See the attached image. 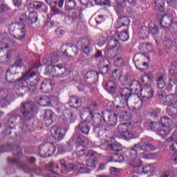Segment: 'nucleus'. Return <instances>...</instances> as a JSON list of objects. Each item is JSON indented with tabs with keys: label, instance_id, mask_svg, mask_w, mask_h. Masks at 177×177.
<instances>
[{
	"label": "nucleus",
	"instance_id": "1",
	"mask_svg": "<svg viewBox=\"0 0 177 177\" xmlns=\"http://www.w3.org/2000/svg\"><path fill=\"white\" fill-rule=\"evenodd\" d=\"M124 84L129 85L131 91H135L136 94L132 95V91L129 88H122L120 90V104L116 106L117 108L125 109V107H128L131 110H139L143 103L138 94L140 93L142 97L147 99H151L154 95L151 86H145L144 88H142L138 81L131 82L128 77H124Z\"/></svg>",
	"mask_w": 177,
	"mask_h": 177
},
{
	"label": "nucleus",
	"instance_id": "2",
	"mask_svg": "<svg viewBox=\"0 0 177 177\" xmlns=\"http://www.w3.org/2000/svg\"><path fill=\"white\" fill-rule=\"evenodd\" d=\"M154 147L151 144H148L142 140L138 144H136L129 151L130 157L128 162L133 167V168H140L142 167V160L140 158L147 160L151 158V154L147 153L149 151H153Z\"/></svg>",
	"mask_w": 177,
	"mask_h": 177
},
{
	"label": "nucleus",
	"instance_id": "3",
	"mask_svg": "<svg viewBox=\"0 0 177 177\" xmlns=\"http://www.w3.org/2000/svg\"><path fill=\"white\" fill-rule=\"evenodd\" d=\"M149 127L152 131L157 132V134L160 136H167V135H169L171 129L175 127V123H174L172 119L165 117L160 119L159 123L151 122Z\"/></svg>",
	"mask_w": 177,
	"mask_h": 177
},
{
	"label": "nucleus",
	"instance_id": "4",
	"mask_svg": "<svg viewBox=\"0 0 177 177\" xmlns=\"http://www.w3.org/2000/svg\"><path fill=\"white\" fill-rule=\"evenodd\" d=\"M113 39L111 40V43H109L106 48L109 50H113L115 49L116 52H121L122 50V48H121V45L118 44V39L122 40L123 42H125V41H128L129 38V35L128 34V32L123 31L120 32V34L115 33L112 37Z\"/></svg>",
	"mask_w": 177,
	"mask_h": 177
},
{
	"label": "nucleus",
	"instance_id": "5",
	"mask_svg": "<svg viewBox=\"0 0 177 177\" xmlns=\"http://www.w3.org/2000/svg\"><path fill=\"white\" fill-rule=\"evenodd\" d=\"M66 73H67V69L62 64L48 65L45 71V73L47 75L53 77L54 78H64L66 75Z\"/></svg>",
	"mask_w": 177,
	"mask_h": 177
},
{
	"label": "nucleus",
	"instance_id": "6",
	"mask_svg": "<svg viewBox=\"0 0 177 177\" xmlns=\"http://www.w3.org/2000/svg\"><path fill=\"white\" fill-rule=\"evenodd\" d=\"M30 78H35V84H38V81H39L38 75L32 71V68H29L26 74L22 76V78L16 82L15 86V89H23V81H27V80H30Z\"/></svg>",
	"mask_w": 177,
	"mask_h": 177
},
{
	"label": "nucleus",
	"instance_id": "7",
	"mask_svg": "<svg viewBox=\"0 0 177 177\" xmlns=\"http://www.w3.org/2000/svg\"><path fill=\"white\" fill-rule=\"evenodd\" d=\"M172 21H174L172 15H165L160 20V24L162 27L170 28L171 32L175 34L177 32V24H173Z\"/></svg>",
	"mask_w": 177,
	"mask_h": 177
},
{
	"label": "nucleus",
	"instance_id": "8",
	"mask_svg": "<svg viewBox=\"0 0 177 177\" xmlns=\"http://www.w3.org/2000/svg\"><path fill=\"white\" fill-rule=\"evenodd\" d=\"M16 27H18V29L14 33L15 38L19 40L24 39L26 32V28L24 26L12 24L9 26V32L12 34V32L15 31V28H16Z\"/></svg>",
	"mask_w": 177,
	"mask_h": 177
},
{
	"label": "nucleus",
	"instance_id": "9",
	"mask_svg": "<svg viewBox=\"0 0 177 177\" xmlns=\"http://www.w3.org/2000/svg\"><path fill=\"white\" fill-rule=\"evenodd\" d=\"M60 164L63 168L67 172H70L71 171H76V169H79V172L80 174H87L88 170L84 167H82V164L78 163L77 165H68V166L66 165V162L62 160L60 161Z\"/></svg>",
	"mask_w": 177,
	"mask_h": 177
},
{
	"label": "nucleus",
	"instance_id": "10",
	"mask_svg": "<svg viewBox=\"0 0 177 177\" xmlns=\"http://www.w3.org/2000/svg\"><path fill=\"white\" fill-rule=\"evenodd\" d=\"M56 151V147L52 144L43 145L39 148V154L41 157H50Z\"/></svg>",
	"mask_w": 177,
	"mask_h": 177
},
{
	"label": "nucleus",
	"instance_id": "11",
	"mask_svg": "<svg viewBox=\"0 0 177 177\" xmlns=\"http://www.w3.org/2000/svg\"><path fill=\"white\" fill-rule=\"evenodd\" d=\"M21 111L24 117L26 118V120H30V118H31L34 115L32 104L30 102H26L22 104Z\"/></svg>",
	"mask_w": 177,
	"mask_h": 177
},
{
	"label": "nucleus",
	"instance_id": "12",
	"mask_svg": "<svg viewBox=\"0 0 177 177\" xmlns=\"http://www.w3.org/2000/svg\"><path fill=\"white\" fill-rule=\"evenodd\" d=\"M86 146H78L77 147L76 153L77 156L81 157V156H86V157H96V153L91 150L86 149L84 148Z\"/></svg>",
	"mask_w": 177,
	"mask_h": 177
},
{
	"label": "nucleus",
	"instance_id": "13",
	"mask_svg": "<svg viewBox=\"0 0 177 177\" xmlns=\"http://www.w3.org/2000/svg\"><path fill=\"white\" fill-rule=\"evenodd\" d=\"M50 136L55 140H62L64 138V131L60 128L54 127L50 130Z\"/></svg>",
	"mask_w": 177,
	"mask_h": 177
},
{
	"label": "nucleus",
	"instance_id": "14",
	"mask_svg": "<svg viewBox=\"0 0 177 177\" xmlns=\"http://www.w3.org/2000/svg\"><path fill=\"white\" fill-rule=\"evenodd\" d=\"M52 89H53L52 80H50V79L44 80L40 86V91L44 93H49V92H51Z\"/></svg>",
	"mask_w": 177,
	"mask_h": 177
},
{
	"label": "nucleus",
	"instance_id": "15",
	"mask_svg": "<svg viewBox=\"0 0 177 177\" xmlns=\"http://www.w3.org/2000/svg\"><path fill=\"white\" fill-rule=\"evenodd\" d=\"M59 102V99L53 96L50 97L44 96L39 99L40 104H41V106H44V107H46V106H50V104H52V102Z\"/></svg>",
	"mask_w": 177,
	"mask_h": 177
},
{
	"label": "nucleus",
	"instance_id": "16",
	"mask_svg": "<svg viewBox=\"0 0 177 177\" xmlns=\"http://www.w3.org/2000/svg\"><path fill=\"white\" fill-rule=\"evenodd\" d=\"M64 117L66 121H68V122H74V121H75V119L77 118V116L75 115V112H74V111L71 109H66L64 111Z\"/></svg>",
	"mask_w": 177,
	"mask_h": 177
},
{
	"label": "nucleus",
	"instance_id": "17",
	"mask_svg": "<svg viewBox=\"0 0 177 177\" xmlns=\"http://www.w3.org/2000/svg\"><path fill=\"white\" fill-rule=\"evenodd\" d=\"M64 55L68 56L69 57H74L78 55V47L77 46H68L64 50Z\"/></svg>",
	"mask_w": 177,
	"mask_h": 177
},
{
	"label": "nucleus",
	"instance_id": "18",
	"mask_svg": "<svg viewBox=\"0 0 177 177\" xmlns=\"http://www.w3.org/2000/svg\"><path fill=\"white\" fill-rule=\"evenodd\" d=\"M165 106H175L177 104V95H167L164 100Z\"/></svg>",
	"mask_w": 177,
	"mask_h": 177
},
{
	"label": "nucleus",
	"instance_id": "19",
	"mask_svg": "<svg viewBox=\"0 0 177 177\" xmlns=\"http://www.w3.org/2000/svg\"><path fill=\"white\" fill-rule=\"evenodd\" d=\"M81 42L83 45L82 46V52L86 55H88L89 52H91V39H82Z\"/></svg>",
	"mask_w": 177,
	"mask_h": 177
},
{
	"label": "nucleus",
	"instance_id": "20",
	"mask_svg": "<svg viewBox=\"0 0 177 177\" xmlns=\"http://www.w3.org/2000/svg\"><path fill=\"white\" fill-rule=\"evenodd\" d=\"M68 103L71 107H80L81 106V98L77 96H71Z\"/></svg>",
	"mask_w": 177,
	"mask_h": 177
},
{
	"label": "nucleus",
	"instance_id": "21",
	"mask_svg": "<svg viewBox=\"0 0 177 177\" xmlns=\"http://www.w3.org/2000/svg\"><path fill=\"white\" fill-rule=\"evenodd\" d=\"M111 60H113V64L116 67H122L124 66V59L121 57H117V55H113L112 57H109Z\"/></svg>",
	"mask_w": 177,
	"mask_h": 177
},
{
	"label": "nucleus",
	"instance_id": "22",
	"mask_svg": "<svg viewBox=\"0 0 177 177\" xmlns=\"http://www.w3.org/2000/svg\"><path fill=\"white\" fill-rule=\"evenodd\" d=\"M44 62L46 64L48 63H57L59 62V55L55 54L50 56H46L44 59Z\"/></svg>",
	"mask_w": 177,
	"mask_h": 177
},
{
	"label": "nucleus",
	"instance_id": "23",
	"mask_svg": "<svg viewBox=\"0 0 177 177\" xmlns=\"http://www.w3.org/2000/svg\"><path fill=\"white\" fill-rule=\"evenodd\" d=\"M108 122L110 125H117V114L115 113L108 112Z\"/></svg>",
	"mask_w": 177,
	"mask_h": 177
},
{
	"label": "nucleus",
	"instance_id": "24",
	"mask_svg": "<svg viewBox=\"0 0 177 177\" xmlns=\"http://www.w3.org/2000/svg\"><path fill=\"white\" fill-rule=\"evenodd\" d=\"M77 146H89V140L87 138L84 137V136L80 135L77 137L76 142Z\"/></svg>",
	"mask_w": 177,
	"mask_h": 177
},
{
	"label": "nucleus",
	"instance_id": "25",
	"mask_svg": "<svg viewBox=\"0 0 177 177\" xmlns=\"http://www.w3.org/2000/svg\"><path fill=\"white\" fill-rule=\"evenodd\" d=\"M79 129L80 130L81 133H84V135H88V133H89V131H91V128L86 122H81L79 124Z\"/></svg>",
	"mask_w": 177,
	"mask_h": 177
},
{
	"label": "nucleus",
	"instance_id": "26",
	"mask_svg": "<svg viewBox=\"0 0 177 177\" xmlns=\"http://www.w3.org/2000/svg\"><path fill=\"white\" fill-rule=\"evenodd\" d=\"M140 50L153 52V46L150 43H142L140 45Z\"/></svg>",
	"mask_w": 177,
	"mask_h": 177
},
{
	"label": "nucleus",
	"instance_id": "27",
	"mask_svg": "<svg viewBox=\"0 0 177 177\" xmlns=\"http://www.w3.org/2000/svg\"><path fill=\"white\" fill-rule=\"evenodd\" d=\"M77 6V3L74 0H66L65 3V9L66 10H73Z\"/></svg>",
	"mask_w": 177,
	"mask_h": 177
},
{
	"label": "nucleus",
	"instance_id": "28",
	"mask_svg": "<svg viewBox=\"0 0 177 177\" xmlns=\"http://www.w3.org/2000/svg\"><path fill=\"white\" fill-rule=\"evenodd\" d=\"M115 83L114 82H109L106 86L105 88L109 93H114V91H115Z\"/></svg>",
	"mask_w": 177,
	"mask_h": 177
},
{
	"label": "nucleus",
	"instance_id": "29",
	"mask_svg": "<svg viewBox=\"0 0 177 177\" xmlns=\"http://www.w3.org/2000/svg\"><path fill=\"white\" fill-rule=\"evenodd\" d=\"M141 172L142 174H153L154 172V167L150 165H145L143 166Z\"/></svg>",
	"mask_w": 177,
	"mask_h": 177
},
{
	"label": "nucleus",
	"instance_id": "30",
	"mask_svg": "<svg viewBox=\"0 0 177 177\" xmlns=\"http://www.w3.org/2000/svg\"><path fill=\"white\" fill-rule=\"evenodd\" d=\"M169 115H176L177 114V104L169 106L167 109Z\"/></svg>",
	"mask_w": 177,
	"mask_h": 177
},
{
	"label": "nucleus",
	"instance_id": "31",
	"mask_svg": "<svg viewBox=\"0 0 177 177\" xmlns=\"http://www.w3.org/2000/svg\"><path fill=\"white\" fill-rule=\"evenodd\" d=\"M52 117H53V112L50 110H46L44 115L45 121H48V124H51Z\"/></svg>",
	"mask_w": 177,
	"mask_h": 177
},
{
	"label": "nucleus",
	"instance_id": "32",
	"mask_svg": "<svg viewBox=\"0 0 177 177\" xmlns=\"http://www.w3.org/2000/svg\"><path fill=\"white\" fill-rule=\"evenodd\" d=\"M118 132L123 133L124 132H127L129 130V125L126 123L121 124L118 127Z\"/></svg>",
	"mask_w": 177,
	"mask_h": 177
},
{
	"label": "nucleus",
	"instance_id": "33",
	"mask_svg": "<svg viewBox=\"0 0 177 177\" xmlns=\"http://www.w3.org/2000/svg\"><path fill=\"white\" fill-rule=\"evenodd\" d=\"M121 138L125 139V140H131V139H133V136L132 135V133L128 130L127 131L121 133Z\"/></svg>",
	"mask_w": 177,
	"mask_h": 177
},
{
	"label": "nucleus",
	"instance_id": "34",
	"mask_svg": "<svg viewBox=\"0 0 177 177\" xmlns=\"http://www.w3.org/2000/svg\"><path fill=\"white\" fill-rule=\"evenodd\" d=\"M150 32H149V28L146 26L142 28L140 31V36L142 37V38H147Z\"/></svg>",
	"mask_w": 177,
	"mask_h": 177
},
{
	"label": "nucleus",
	"instance_id": "35",
	"mask_svg": "<svg viewBox=\"0 0 177 177\" xmlns=\"http://www.w3.org/2000/svg\"><path fill=\"white\" fill-rule=\"evenodd\" d=\"M95 110L96 106H95V104H91L89 107L84 108L85 113H87V114L91 115V118H93V114L92 113V111H95Z\"/></svg>",
	"mask_w": 177,
	"mask_h": 177
},
{
	"label": "nucleus",
	"instance_id": "36",
	"mask_svg": "<svg viewBox=\"0 0 177 177\" xmlns=\"http://www.w3.org/2000/svg\"><path fill=\"white\" fill-rule=\"evenodd\" d=\"M157 85H158V88H159V89H163V88H165V80H164V77L160 76L158 80H157Z\"/></svg>",
	"mask_w": 177,
	"mask_h": 177
},
{
	"label": "nucleus",
	"instance_id": "37",
	"mask_svg": "<svg viewBox=\"0 0 177 177\" xmlns=\"http://www.w3.org/2000/svg\"><path fill=\"white\" fill-rule=\"evenodd\" d=\"M38 19V15L35 12H30L28 16V20L31 21V23H37V20Z\"/></svg>",
	"mask_w": 177,
	"mask_h": 177
},
{
	"label": "nucleus",
	"instance_id": "38",
	"mask_svg": "<svg viewBox=\"0 0 177 177\" xmlns=\"http://www.w3.org/2000/svg\"><path fill=\"white\" fill-rule=\"evenodd\" d=\"M121 144H111L109 145V149L112 150V151H121Z\"/></svg>",
	"mask_w": 177,
	"mask_h": 177
},
{
	"label": "nucleus",
	"instance_id": "39",
	"mask_svg": "<svg viewBox=\"0 0 177 177\" xmlns=\"http://www.w3.org/2000/svg\"><path fill=\"white\" fill-rule=\"evenodd\" d=\"M149 32H151L153 35H156V34H158V28H157L155 25L151 24L149 25V28L148 29Z\"/></svg>",
	"mask_w": 177,
	"mask_h": 177
},
{
	"label": "nucleus",
	"instance_id": "40",
	"mask_svg": "<svg viewBox=\"0 0 177 177\" xmlns=\"http://www.w3.org/2000/svg\"><path fill=\"white\" fill-rule=\"evenodd\" d=\"M130 21L129 18L127 17H123L118 19V23H122V26H128Z\"/></svg>",
	"mask_w": 177,
	"mask_h": 177
},
{
	"label": "nucleus",
	"instance_id": "41",
	"mask_svg": "<svg viewBox=\"0 0 177 177\" xmlns=\"http://www.w3.org/2000/svg\"><path fill=\"white\" fill-rule=\"evenodd\" d=\"M96 161H97V158H90L86 161L87 167H95Z\"/></svg>",
	"mask_w": 177,
	"mask_h": 177
},
{
	"label": "nucleus",
	"instance_id": "42",
	"mask_svg": "<svg viewBox=\"0 0 177 177\" xmlns=\"http://www.w3.org/2000/svg\"><path fill=\"white\" fill-rule=\"evenodd\" d=\"M155 5L157 9L162 12V8H164V1L162 0H155Z\"/></svg>",
	"mask_w": 177,
	"mask_h": 177
},
{
	"label": "nucleus",
	"instance_id": "43",
	"mask_svg": "<svg viewBox=\"0 0 177 177\" xmlns=\"http://www.w3.org/2000/svg\"><path fill=\"white\" fill-rule=\"evenodd\" d=\"M13 43L9 39H4L1 45H3V48H9V45H12Z\"/></svg>",
	"mask_w": 177,
	"mask_h": 177
},
{
	"label": "nucleus",
	"instance_id": "44",
	"mask_svg": "<svg viewBox=\"0 0 177 177\" xmlns=\"http://www.w3.org/2000/svg\"><path fill=\"white\" fill-rule=\"evenodd\" d=\"M115 12L118 14V15H121L122 13H124V8H122V5H121L120 3H119L115 8Z\"/></svg>",
	"mask_w": 177,
	"mask_h": 177
},
{
	"label": "nucleus",
	"instance_id": "45",
	"mask_svg": "<svg viewBox=\"0 0 177 177\" xmlns=\"http://www.w3.org/2000/svg\"><path fill=\"white\" fill-rule=\"evenodd\" d=\"M171 71H173V73H177V61H174L171 63Z\"/></svg>",
	"mask_w": 177,
	"mask_h": 177
},
{
	"label": "nucleus",
	"instance_id": "46",
	"mask_svg": "<svg viewBox=\"0 0 177 177\" xmlns=\"http://www.w3.org/2000/svg\"><path fill=\"white\" fill-rule=\"evenodd\" d=\"M23 66V61L21 60V59L19 58L16 60L15 64V67H16V68H20V67H21Z\"/></svg>",
	"mask_w": 177,
	"mask_h": 177
},
{
	"label": "nucleus",
	"instance_id": "47",
	"mask_svg": "<svg viewBox=\"0 0 177 177\" xmlns=\"http://www.w3.org/2000/svg\"><path fill=\"white\" fill-rule=\"evenodd\" d=\"M167 3H169L172 8H177V0H166Z\"/></svg>",
	"mask_w": 177,
	"mask_h": 177
},
{
	"label": "nucleus",
	"instance_id": "48",
	"mask_svg": "<svg viewBox=\"0 0 177 177\" xmlns=\"http://www.w3.org/2000/svg\"><path fill=\"white\" fill-rule=\"evenodd\" d=\"M55 6H53L51 7V15H60V11H59V9L53 7Z\"/></svg>",
	"mask_w": 177,
	"mask_h": 177
},
{
	"label": "nucleus",
	"instance_id": "49",
	"mask_svg": "<svg viewBox=\"0 0 177 177\" xmlns=\"http://www.w3.org/2000/svg\"><path fill=\"white\" fill-rule=\"evenodd\" d=\"M172 84H177V80L176 79H171L169 85L167 86V91H169L170 89H172Z\"/></svg>",
	"mask_w": 177,
	"mask_h": 177
},
{
	"label": "nucleus",
	"instance_id": "50",
	"mask_svg": "<svg viewBox=\"0 0 177 177\" xmlns=\"http://www.w3.org/2000/svg\"><path fill=\"white\" fill-rule=\"evenodd\" d=\"M14 6H16L17 8H19V6H21L23 3L22 0H12Z\"/></svg>",
	"mask_w": 177,
	"mask_h": 177
},
{
	"label": "nucleus",
	"instance_id": "51",
	"mask_svg": "<svg viewBox=\"0 0 177 177\" xmlns=\"http://www.w3.org/2000/svg\"><path fill=\"white\" fill-rule=\"evenodd\" d=\"M33 8H35V9H40V8H42V2L35 1L33 3Z\"/></svg>",
	"mask_w": 177,
	"mask_h": 177
},
{
	"label": "nucleus",
	"instance_id": "52",
	"mask_svg": "<svg viewBox=\"0 0 177 177\" xmlns=\"http://www.w3.org/2000/svg\"><path fill=\"white\" fill-rule=\"evenodd\" d=\"M80 3H82V5H84V6H86V5H91V3L93 2V0H80Z\"/></svg>",
	"mask_w": 177,
	"mask_h": 177
},
{
	"label": "nucleus",
	"instance_id": "53",
	"mask_svg": "<svg viewBox=\"0 0 177 177\" xmlns=\"http://www.w3.org/2000/svg\"><path fill=\"white\" fill-rule=\"evenodd\" d=\"M170 150H171V151H177V140L173 142L170 146Z\"/></svg>",
	"mask_w": 177,
	"mask_h": 177
},
{
	"label": "nucleus",
	"instance_id": "54",
	"mask_svg": "<svg viewBox=\"0 0 177 177\" xmlns=\"http://www.w3.org/2000/svg\"><path fill=\"white\" fill-rule=\"evenodd\" d=\"M166 46H167V48H172V46H174V41L171 40V39H167L165 41Z\"/></svg>",
	"mask_w": 177,
	"mask_h": 177
},
{
	"label": "nucleus",
	"instance_id": "55",
	"mask_svg": "<svg viewBox=\"0 0 177 177\" xmlns=\"http://www.w3.org/2000/svg\"><path fill=\"white\" fill-rule=\"evenodd\" d=\"M48 5L56 6L57 5V0H45Z\"/></svg>",
	"mask_w": 177,
	"mask_h": 177
},
{
	"label": "nucleus",
	"instance_id": "56",
	"mask_svg": "<svg viewBox=\"0 0 177 177\" xmlns=\"http://www.w3.org/2000/svg\"><path fill=\"white\" fill-rule=\"evenodd\" d=\"M109 0H95L96 5H106Z\"/></svg>",
	"mask_w": 177,
	"mask_h": 177
},
{
	"label": "nucleus",
	"instance_id": "57",
	"mask_svg": "<svg viewBox=\"0 0 177 177\" xmlns=\"http://www.w3.org/2000/svg\"><path fill=\"white\" fill-rule=\"evenodd\" d=\"M66 151V147L63 145H61L58 147V153L59 154H63V153H65Z\"/></svg>",
	"mask_w": 177,
	"mask_h": 177
},
{
	"label": "nucleus",
	"instance_id": "58",
	"mask_svg": "<svg viewBox=\"0 0 177 177\" xmlns=\"http://www.w3.org/2000/svg\"><path fill=\"white\" fill-rule=\"evenodd\" d=\"M56 33L58 37H62V35H64V31L61 29H58L57 30Z\"/></svg>",
	"mask_w": 177,
	"mask_h": 177
},
{
	"label": "nucleus",
	"instance_id": "59",
	"mask_svg": "<svg viewBox=\"0 0 177 177\" xmlns=\"http://www.w3.org/2000/svg\"><path fill=\"white\" fill-rule=\"evenodd\" d=\"M119 171H120V169L115 168V167H111L110 169V172L111 174H115V172H119Z\"/></svg>",
	"mask_w": 177,
	"mask_h": 177
},
{
	"label": "nucleus",
	"instance_id": "60",
	"mask_svg": "<svg viewBox=\"0 0 177 177\" xmlns=\"http://www.w3.org/2000/svg\"><path fill=\"white\" fill-rule=\"evenodd\" d=\"M59 8H63V3H64V0H57Z\"/></svg>",
	"mask_w": 177,
	"mask_h": 177
},
{
	"label": "nucleus",
	"instance_id": "61",
	"mask_svg": "<svg viewBox=\"0 0 177 177\" xmlns=\"http://www.w3.org/2000/svg\"><path fill=\"white\" fill-rule=\"evenodd\" d=\"M20 20L21 21H26V20H27V15L26 14L22 15Z\"/></svg>",
	"mask_w": 177,
	"mask_h": 177
},
{
	"label": "nucleus",
	"instance_id": "62",
	"mask_svg": "<svg viewBox=\"0 0 177 177\" xmlns=\"http://www.w3.org/2000/svg\"><path fill=\"white\" fill-rule=\"evenodd\" d=\"M98 41L100 44H104V42H106V39L104 37H101L100 38L98 39Z\"/></svg>",
	"mask_w": 177,
	"mask_h": 177
},
{
	"label": "nucleus",
	"instance_id": "63",
	"mask_svg": "<svg viewBox=\"0 0 177 177\" xmlns=\"http://www.w3.org/2000/svg\"><path fill=\"white\" fill-rule=\"evenodd\" d=\"M172 160L176 164H177V153H174L172 156Z\"/></svg>",
	"mask_w": 177,
	"mask_h": 177
},
{
	"label": "nucleus",
	"instance_id": "64",
	"mask_svg": "<svg viewBox=\"0 0 177 177\" xmlns=\"http://www.w3.org/2000/svg\"><path fill=\"white\" fill-rule=\"evenodd\" d=\"M79 14L78 15H76V17L78 19H81V15L82 14V10L81 8L78 9Z\"/></svg>",
	"mask_w": 177,
	"mask_h": 177
}]
</instances>
